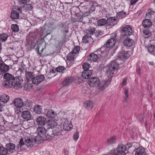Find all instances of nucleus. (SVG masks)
<instances>
[{
	"label": "nucleus",
	"instance_id": "61",
	"mask_svg": "<svg viewBox=\"0 0 155 155\" xmlns=\"http://www.w3.org/2000/svg\"><path fill=\"white\" fill-rule=\"evenodd\" d=\"M139 0H131V5H134L135 4V3L138 1Z\"/></svg>",
	"mask_w": 155,
	"mask_h": 155
},
{
	"label": "nucleus",
	"instance_id": "13",
	"mask_svg": "<svg viewBox=\"0 0 155 155\" xmlns=\"http://www.w3.org/2000/svg\"><path fill=\"white\" fill-rule=\"evenodd\" d=\"M107 26H114L117 23V20L116 17H110L107 20Z\"/></svg>",
	"mask_w": 155,
	"mask_h": 155
},
{
	"label": "nucleus",
	"instance_id": "31",
	"mask_svg": "<svg viewBox=\"0 0 155 155\" xmlns=\"http://www.w3.org/2000/svg\"><path fill=\"white\" fill-rule=\"evenodd\" d=\"M96 31V29L94 27L90 26L88 28L86 31V33L87 34L89 35H93L95 34Z\"/></svg>",
	"mask_w": 155,
	"mask_h": 155
},
{
	"label": "nucleus",
	"instance_id": "29",
	"mask_svg": "<svg viewBox=\"0 0 155 155\" xmlns=\"http://www.w3.org/2000/svg\"><path fill=\"white\" fill-rule=\"evenodd\" d=\"M84 106L87 110H90L93 107V102L91 101H87L84 103Z\"/></svg>",
	"mask_w": 155,
	"mask_h": 155
},
{
	"label": "nucleus",
	"instance_id": "62",
	"mask_svg": "<svg viewBox=\"0 0 155 155\" xmlns=\"http://www.w3.org/2000/svg\"><path fill=\"white\" fill-rule=\"evenodd\" d=\"M17 11L18 12H20L21 13L22 11H23L22 7V8L21 7H19L17 9Z\"/></svg>",
	"mask_w": 155,
	"mask_h": 155
},
{
	"label": "nucleus",
	"instance_id": "22",
	"mask_svg": "<svg viewBox=\"0 0 155 155\" xmlns=\"http://www.w3.org/2000/svg\"><path fill=\"white\" fill-rule=\"evenodd\" d=\"M73 79L74 78L72 77L68 76L66 77L62 83V85L63 86H65L71 84L73 82Z\"/></svg>",
	"mask_w": 155,
	"mask_h": 155
},
{
	"label": "nucleus",
	"instance_id": "37",
	"mask_svg": "<svg viewBox=\"0 0 155 155\" xmlns=\"http://www.w3.org/2000/svg\"><path fill=\"white\" fill-rule=\"evenodd\" d=\"M33 7L30 4H26L22 7V10L25 12L30 11L32 10Z\"/></svg>",
	"mask_w": 155,
	"mask_h": 155
},
{
	"label": "nucleus",
	"instance_id": "3",
	"mask_svg": "<svg viewBox=\"0 0 155 155\" xmlns=\"http://www.w3.org/2000/svg\"><path fill=\"white\" fill-rule=\"evenodd\" d=\"M127 148L125 145L120 144L118 145L116 149L110 151L113 155H125Z\"/></svg>",
	"mask_w": 155,
	"mask_h": 155
},
{
	"label": "nucleus",
	"instance_id": "40",
	"mask_svg": "<svg viewBox=\"0 0 155 155\" xmlns=\"http://www.w3.org/2000/svg\"><path fill=\"white\" fill-rule=\"evenodd\" d=\"M42 108L41 106L39 105H36L34 108V111L38 114H40L42 111Z\"/></svg>",
	"mask_w": 155,
	"mask_h": 155
},
{
	"label": "nucleus",
	"instance_id": "53",
	"mask_svg": "<svg viewBox=\"0 0 155 155\" xmlns=\"http://www.w3.org/2000/svg\"><path fill=\"white\" fill-rule=\"evenodd\" d=\"M79 137V132L76 131L74 134L73 137V139L75 140H77Z\"/></svg>",
	"mask_w": 155,
	"mask_h": 155
},
{
	"label": "nucleus",
	"instance_id": "47",
	"mask_svg": "<svg viewBox=\"0 0 155 155\" xmlns=\"http://www.w3.org/2000/svg\"><path fill=\"white\" fill-rule=\"evenodd\" d=\"M11 29L14 32H17L19 31L18 26L17 24H12L11 26Z\"/></svg>",
	"mask_w": 155,
	"mask_h": 155
},
{
	"label": "nucleus",
	"instance_id": "33",
	"mask_svg": "<svg viewBox=\"0 0 155 155\" xmlns=\"http://www.w3.org/2000/svg\"><path fill=\"white\" fill-rule=\"evenodd\" d=\"M9 69V66L5 64L2 63L0 64V70L2 72H5L8 71Z\"/></svg>",
	"mask_w": 155,
	"mask_h": 155
},
{
	"label": "nucleus",
	"instance_id": "57",
	"mask_svg": "<svg viewBox=\"0 0 155 155\" xmlns=\"http://www.w3.org/2000/svg\"><path fill=\"white\" fill-rule=\"evenodd\" d=\"M89 10H87L86 11H83V12H82V13H83V15L85 16H88L90 15V13L89 12Z\"/></svg>",
	"mask_w": 155,
	"mask_h": 155
},
{
	"label": "nucleus",
	"instance_id": "59",
	"mask_svg": "<svg viewBox=\"0 0 155 155\" xmlns=\"http://www.w3.org/2000/svg\"><path fill=\"white\" fill-rule=\"evenodd\" d=\"M26 105L29 107H31L32 106V103L30 101H28L27 102Z\"/></svg>",
	"mask_w": 155,
	"mask_h": 155
},
{
	"label": "nucleus",
	"instance_id": "18",
	"mask_svg": "<svg viewBox=\"0 0 155 155\" xmlns=\"http://www.w3.org/2000/svg\"><path fill=\"white\" fill-rule=\"evenodd\" d=\"M92 73V71L91 70L84 71L82 73V76L84 79H88L91 76Z\"/></svg>",
	"mask_w": 155,
	"mask_h": 155
},
{
	"label": "nucleus",
	"instance_id": "23",
	"mask_svg": "<svg viewBox=\"0 0 155 155\" xmlns=\"http://www.w3.org/2000/svg\"><path fill=\"white\" fill-rule=\"evenodd\" d=\"M57 123L54 120H49L46 123V125L48 127V129H52V128H54V127L56 126Z\"/></svg>",
	"mask_w": 155,
	"mask_h": 155
},
{
	"label": "nucleus",
	"instance_id": "2",
	"mask_svg": "<svg viewBox=\"0 0 155 155\" xmlns=\"http://www.w3.org/2000/svg\"><path fill=\"white\" fill-rule=\"evenodd\" d=\"M4 78L5 79L3 82V85L5 88H10L12 87V81L15 78L9 73H5Z\"/></svg>",
	"mask_w": 155,
	"mask_h": 155
},
{
	"label": "nucleus",
	"instance_id": "38",
	"mask_svg": "<svg viewBox=\"0 0 155 155\" xmlns=\"http://www.w3.org/2000/svg\"><path fill=\"white\" fill-rule=\"evenodd\" d=\"M10 154L6 148L0 146V155H7Z\"/></svg>",
	"mask_w": 155,
	"mask_h": 155
},
{
	"label": "nucleus",
	"instance_id": "45",
	"mask_svg": "<svg viewBox=\"0 0 155 155\" xmlns=\"http://www.w3.org/2000/svg\"><path fill=\"white\" fill-rule=\"evenodd\" d=\"M8 37V35L3 33L0 35V41L2 42L5 41L7 39Z\"/></svg>",
	"mask_w": 155,
	"mask_h": 155
},
{
	"label": "nucleus",
	"instance_id": "49",
	"mask_svg": "<svg viewBox=\"0 0 155 155\" xmlns=\"http://www.w3.org/2000/svg\"><path fill=\"white\" fill-rule=\"evenodd\" d=\"M65 69V68L64 66H59L55 69V71L58 72H63Z\"/></svg>",
	"mask_w": 155,
	"mask_h": 155
},
{
	"label": "nucleus",
	"instance_id": "8",
	"mask_svg": "<svg viewBox=\"0 0 155 155\" xmlns=\"http://www.w3.org/2000/svg\"><path fill=\"white\" fill-rule=\"evenodd\" d=\"M37 133L38 135L47 140V135L48 134L47 130L43 127L39 126L37 129Z\"/></svg>",
	"mask_w": 155,
	"mask_h": 155
},
{
	"label": "nucleus",
	"instance_id": "20",
	"mask_svg": "<svg viewBox=\"0 0 155 155\" xmlns=\"http://www.w3.org/2000/svg\"><path fill=\"white\" fill-rule=\"evenodd\" d=\"M135 155H145V149L142 147H139L135 150Z\"/></svg>",
	"mask_w": 155,
	"mask_h": 155
},
{
	"label": "nucleus",
	"instance_id": "39",
	"mask_svg": "<svg viewBox=\"0 0 155 155\" xmlns=\"http://www.w3.org/2000/svg\"><path fill=\"white\" fill-rule=\"evenodd\" d=\"M19 17V13L15 11L12 12L11 14V17L13 19H17Z\"/></svg>",
	"mask_w": 155,
	"mask_h": 155
},
{
	"label": "nucleus",
	"instance_id": "42",
	"mask_svg": "<svg viewBox=\"0 0 155 155\" xmlns=\"http://www.w3.org/2000/svg\"><path fill=\"white\" fill-rule=\"evenodd\" d=\"M33 140L34 142L38 143V142H41L42 140L45 139L40 135H38L35 137Z\"/></svg>",
	"mask_w": 155,
	"mask_h": 155
},
{
	"label": "nucleus",
	"instance_id": "28",
	"mask_svg": "<svg viewBox=\"0 0 155 155\" xmlns=\"http://www.w3.org/2000/svg\"><path fill=\"white\" fill-rule=\"evenodd\" d=\"M9 96L6 94L2 95L0 96V101L4 104L6 103L9 100Z\"/></svg>",
	"mask_w": 155,
	"mask_h": 155
},
{
	"label": "nucleus",
	"instance_id": "9",
	"mask_svg": "<svg viewBox=\"0 0 155 155\" xmlns=\"http://www.w3.org/2000/svg\"><path fill=\"white\" fill-rule=\"evenodd\" d=\"M88 83L89 85L93 87L98 86L100 83L99 80L95 77L90 78L88 81Z\"/></svg>",
	"mask_w": 155,
	"mask_h": 155
},
{
	"label": "nucleus",
	"instance_id": "7",
	"mask_svg": "<svg viewBox=\"0 0 155 155\" xmlns=\"http://www.w3.org/2000/svg\"><path fill=\"white\" fill-rule=\"evenodd\" d=\"M22 81L21 78L19 77L15 78L12 81L13 84L12 87H13L16 89L21 88L22 86L21 84Z\"/></svg>",
	"mask_w": 155,
	"mask_h": 155
},
{
	"label": "nucleus",
	"instance_id": "10",
	"mask_svg": "<svg viewBox=\"0 0 155 155\" xmlns=\"http://www.w3.org/2000/svg\"><path fill=\"white\" fill-rule=\"evenodd\" d=\"M45 77L43 75H39L34 77L32 79V83L36 84H38L45 80Z\"/></svg>",
	"mask_w": 155,
	"mask_h": 155
},
{
	"label": "nucleus",
	"instance_id": "32",
	"mask_svg": "<svg viewBox=\"0 0 155 155\" xmlns=\"http://www.w3.org/2000/svg\"><path fill=\"white\" fill-rule=\"evenodd\" d=\"M93 39L91 35L88 34L85 35L82 39L83 42L85 43H89Z\"/></svg>",
	"mask_w": 155,
	"mask_h": 155
},
{
	"label": "nucleus",
	"instance_id": "46",
	"mask_svg": "<svg viewBox=\"0 0 155 155\" xmlns=\"http://www.w3.org/2000/svg\"><path fill=\"white\" fill-rule=\"evenodd\" d=\"M126 13L123 11L118 12L117 13V16L119 18H122L125 17Z\"/></svg>",
	"mask_w": 155,
	"mask_h": 155
},
{
	"label": "nucleus",
	"instance_id": "4",
	"mask_svg": "<svg viewBox=\"0 0 155 155\" xmlns=\"http://www.w3.org/2000/svg\"><path fill=\"white\" fill-rule=\"evenodd\" d=\"M121 37L124 39L132 35L133 31L129 25H126L123 27L121 29Z\"/></svg>",
	"mask_w": 155,
	"mask_h": 155
},
{
	"label": "nucleus",
	"instance_id": "21",
	"mask_svg": "<svg viewBox=\"0 0 155 155\" xmlns=\"http://www.w3.org/2000/svg\"><path fill=\"white\" fill-rule=\"evenodd\" d=\"M98 56H99V55H97L94 53H92L90 54L88 56L87 59L91 62H96L98 59Z\"/></svg>",
	"mask_w": 155,
	"mask_h": 155
},
{
	"label": "nucleus",
	"instance_id": "63",
	"mask_svg": "<svg viewBox=\"0 0 155 155\" xmlns=\"http://www.w3.org/2000/svg\"><path fill=\"white\" fill-rule=\"evenodd\" d=\"M55 71H55V69H54L53 68H52L50 71V73H52V74H54L55 73Z\"/></svg>",
	"mask_w": 155,
	"mask_h": 155
},
{
	"label": "nucleus",
	"instance_id": "55",
	"mask_svg": "<svg viewBox=\"0 0 155 155\" xmlns=\"http://www.w3.org/2000/svg\"><path fill=\"white\" fill-rule=\"evenodd\" d=\"M30 0H19V2L21 4H26L28 3Z\"/></svg>",
	"mask_w": 155,
	"mask_h": 155
},
{
	"label": "nucleus",
	"instance_id": "60",
	"mask_svg": "<svg viewBox=\"0 0 155 155\" xmlns=\"http://www.w3.org/2000/svg\"><path fill=\"white\" fill-rule=\"evenodd\" d=\"M127 78H124L123 80V82H122V86H124V85H125L126 84V82H127Z\"/></svg>",
	"mask_w": 155,
	"mask_h": 155
},
{
	"label": "nucleus",
	"instance_id": "24",
	"mask_svg": "<svg viewBox=\"0 0 155 155\" xmlns=\"http://www.w3.org/2000/svg\"><path fill=\"white\" fill-rule=\"evenodd\" d=\"M46 119L43 117L40 116L36 120L37 124L38 125H44L46 122Z\"/></svg>",
	"mask_w": 155,
	"mask_h": 155
},
{
	"label": "nucleus",
	"instance_id": "30",
	"mask_svg": "<svg viewBox=\"0 0 155 155\" xmlns=\"http://www.w3.org/2000/svg\"><path fill=\"white\" fill-rule=\"evenodd\" d=\"M143 33L146 38H148L151 35V33L149 29H143Z\"/></svg>",
	"mask_w": 155,
	"mask_h": 155
},
{
	"label": "nucleus",
	"instance_id": "19",
	"mask_svg": "<svg viewBox=\"0 0 155 155\" xmlns=\"http://www.w3.org/2000/svg\"><path fill=\"white\" fill-rule=\"evenodd\" d=\"M25 142V145L28 147H31L34 146V142L33 140L32 141L28 137L24 138Z\"/></svg>",
	"mask_w": 155,
	"mask_h": 155
},
{
	"label": "nucleus",
	"instance_id": "16",
	"mask_svg": "<svg viewBox=\"0 0 155 155\" xmlns=\"http://www.w3.org/2000/svg\"><path fill=\"white\" fill-rule=\"evenodd\" d=\"M5 147L7 149L8 151V153H10V154L11 153H13L15 147V145L11 143L6 144L5 145Z\"/></svg>",
	"mask_w": 155,
	"mask_h": 155
},
{
	"label": "nucleus",
	"instance_id": "58",
	"mask_svg": "<svg viewBox=\"0 0 155 155\" xmlns=\"http://www.w3.org/2000/svg\"><path fill=\"white\" fill-rule=\"evenodd\" d=\"M81 11L82 12H83V11H86L87 10V8L86 6H82L81 7Z\"/></svg>",
	"mask_w": 155,
	"mask_h": 155
},
{
	"label": "nucleus",
	"instance_id": "48",
	"mask_svg": "<svg viewBox=\"0 0 155 155\" xmlns=\"http://www.w3.org/2000/svg\"><path fill=\"white\" fill-rule=\"evenodd\" d=\"M90 65L88 63L85 62L82 64V67L84 71L89 70Z\"/></svg>",
	"mask_w": 155,
	"mask_h": 155
},
{
	"label": "nucleus",
	"instance_id": "17",
	"mask_svg": "<svg viewBox=\"0 0 155 155\" xmlns=\"http://www.w3.org/2000/svg\"><path fill=\"white\" fill-rule=\"evenodd\" d=\"M115 39L112 38L108 40L106 44V46L107 48H111L113 47L116 43Z\"/></svg>",
	"mask_w": 155,
	"mask_h": 155
},
{
	"label": "nucleus",
	"instance_id": "54",
	"mask_svg": "<svg viewBox=\"0 0 155 155\" xmlns=\"http://www.w3.org/2000/svg\"><path fill=\"white\" fill-rule=\"evenodd\" d=\"M25 145V142L24 141V138H21V139L19 142V145L21 147L23 145Z\"/></svg>",
	"mask_w": 155,
	"mask_h": 155
},
{
	"label": "nucleus",
	"instance_id": "50",
	"mask_svg": "<svg viewBox=\"0 0 155 155\" xmlns=\"http://www.w3.org/2000/svg\"><path fill=\"white\" fill-rule=\"evenodd\" d=\"M80 49V47L78 46H76L73 49V51H72L71 52H72L73 54H74L75 55L76 54H77L78 53V51H79Z\"/></svg>",
	"mask_w": 155,
	"mask_h": 155
},
{
	"label": "nucleus",
	"instance_id": "36",
	"mask_svg": "<svg viewBox=\"0 0 155 155\" xmlns=\"http://www.w3.org/2000/svg\"><path fill=\"white\" fill-rule=\"evenodd\" d=\"M107 20L105 18L99 19L97 21V25L99 26H104L105 25L107 26Z\"/></svg>",
	"mask_w": 155,
	"mask_h": 155
},
{
	"label": "nucleus",
	"instance_id": "64",
	"mask_svg": "<svg viewBox=\"0 0 155 155\" xmlns=\"http://www.w3.org/2000/svg\"><path fill=\"white\" fill-rule=\"evenodd\" d=\"M54 25V22L51 21V22H49V25H50L51 26H53V25Z\"/></svg>",
	"mask_w": 155,
	"mask_h": 155
},
{
	"label": "nucleus",
	"instance_id": "6",
	"mask_svg": "<svg viewBox=\"0 0 155 155\" xmlns=\"http://www.w3.org/2000/svg\"><path fill=\"white\" fill-rule=\"evenodd\" d=\"M119 59H117L116 61H112L111 62L110 64L108 65V68L107 70V73L110 75H112L114 74V71L117 70L119 66V63H118Z\"/></svg>",
	"mask_w": 155,
	"mask_h": 155
},
{
	"label": "nucleus",
	"instance_id": "41",
	"mask_svg": "<svg viewBox=\"0 0 155 155\" xmlns=\"http://www.w3.org/2000/svg\"><path fill=\"white\" fill-rule=\"evenodd\" d=\"M107 142L108 145H110L116 143V137H115L113 136L108 138L107 140Z\"/></svg>",
	"mask_w": 155,
	"mask_h": 155
},
{
	"label": "nucleus",
	"instance_id": "51",
	"mask_svg": "<svg viewBox=\"0 0 155 155\" xmlns=\"http://www.w3.org/2000/svg\"><path fill=\"white\" fill-rule=\"evenodd\" d=\"M128 88H125L124 89V93L125 94V100L126 101H127V99L128 98L129 95L128 94Z\"/></svg>",
	"mask_w": 155,
	"mask_h": 155
},
{
	"label": "nucleus",
	"instance_id": "35",
	"mask_svg": "<svg viewBox=\"0 0 155 155\" xmlns=\"http://www.w3.org/2000/svg\"><path fill=\"white\" fill-rule=\"evenodd\" d=\"M110 83V81L108 80L107 81H103L101 82V85L100 87V89L101 90H104L106 88L108 87Z\"/></svg>",
	"mask_w": 155,
	"mask_h": 155
},
{
	"label": "nucleus",
	"instance_id": "27",
	"mask_svg": "<svg viewBox=\"0 0 155 155\" xmlns=\"http://www.w3.org/2000/svg\"><path fill=\"white\" fill-rule=\"evenodd\" d=\"M44 113L47 116L51 118L54 117L55 115L54 112L51 109H45Z\"/></svg>",
	"mask_w": 155,
	"mask_h": 155
},
{
	"label": "nucleus",
	"instance_id": "12",
	"mask_svg": "<svg viewBox=\"0 0 155 155\" xmlns=\"http://www.w3.org/2000/svg\"><path fill=\"white\" fill-rule=\"evenodd\" d=\"M21 117L25 120H28L31 119L32 115L31 112L28 110H25L21 113Z\"/></svg>",
	"mask_w": 155,
	"mask_h": 155
},
{
	"label": "nucleus",
	"instance_id": "5",
	"mask_svg": "<svg viewBox=\"0 0 155 155\" xmlns=\"http://www.w3.org/2000/svg\"><path fill=\"white\" fill-rule=\"evenodd\" d=\"M58 26V30L60 31L63 35V37L64 38L63 41H65L67 38H66V34L69 32L68 27L65 23L63 22L60 23Z\"/></svg>",
	"mask_w": 155,
	"mask_h": 155
},
{
	"label": "nucleus",
	"instance_id": "56",
	"mask_svg": "<svg viewBox=\"0 0 155 155\" xmlns=\"http://www.w3.org/2000/svg\"><path fill=\"white\" fill-rule=\"evenodd\" d=\"M153 12L150 9L148 10L147 13H146V16L150 17L151 15H153Z\"/></svg>",
	"mask_w": 155,
	"mask_h": 155
},
{
	"label": "nucleus",
	"instance_id": "43",
	"mask_svg": "<svg viewBox=\"0 0 155 155\" xmlns=\"http://www.w3.org/2000/svg\"><path fill=\"white\" fill-rule=\"evenodd\" d=\"M148 50L149 52L153 54H155V46L151 45L148 48Z\"/></svg>",
	"mask_w": 155,
	"mask_h": 155
},
{
	"label": "nucleus",
	"instance_id": "34",
	"mask_svg": "<svg viewBox=\"0 0 155 155\" xmlns=\"http://www.w3.org/2000/svg\"><path fill=\"white\" fill-rule=\"evenodd\" d=\"M134 41L130 38H127L124 41V44L126 46L131 47L134 44Z\"/></svg>",
	"mask_w": 155,
	"mask_h": 155
},
{
	"label": "nucleus",
	"instance_id": "15",
	"mask_svg": "<svg viewBox=\"0 0 155 155\" xmlns=\"http://www.w3.org/2000/svg\"><path fill=\"white\" fill-rule=\"evenodd\" d=\"M152 25V23L149 19H146L142 22V25L143 27V29H149Z\"/></svg>",
	"mask_w": 155,
	"mask_h": 155
},
{
	"label": "nucleus",
	"instance_id": "14",
	"mask_svg": "<svg viewBox=\"0 0 155 155\" xmlns=\"http://www.w3.org/2000/svg\"><path fill=\"white\" fill-rule=\"evenodd\" d=\"M130 55L127 51H121L118 53L117 57L118 59L120 58L122 60L123 59L127 58Z\"/></svg>",
	"mask_w": 155,
	"mask_h": 155
},
{
	"label": "nucleus",
	"instance_id": "44",
	"mask_svg": "<svg viewBox=\"0 0 155 155\" xmlns=\"http://www.w3.org/2000/svg\"><path fill=\"white\" fill-rule=\"evenodd\" d=\"M75 55L72 52H71L67 56V59L71 61H74V59Z\"/></svg>",
	"mask_w": 155,
	"mask_h": 155
},
{
	"label": "nucleus",
	"instance_id": "1",
	"mask_svg": "<svg viewBox=\"0 0 155 155\" xmlns=\"http://www.w3.org/2000/svg\"><path fill=\"white\" fill-rule=\"evenodd\" d=\"M61 127H55L54 130L53 129H47L48 134L47 135V140H55L58 139L61 134Z\"/></svg>",
	"mask_w": 155,
	"mask_h": 155
},
{
	"label": "nucleus",
	"instance_id": "52",
	"mask_svg": "<svg viewBox=\"0 0 155 155\" xmlns=\"http://www.w3.org/2000/svg\"><path fill=\"white\" fill-rule=\"evenodd\" d=\"M103 48H102L101 49V50H98L97 51V52H99V53H101V54H100L99 53L98 54V55H99V56H98V57H103L104 56V53H105V52L104 51H101V49H102Z\"/></svg>",
	"mask_w": 155,
	"mask_h": 155
},
{
	"label": "nucleus",
	"instance_id": "25",
	"mask_svg": "<svg viewBox=\"0 0 155 155\" xmlns=\"http://www.w3.org/2000/svg\"><path fill=\"white\" fill-rule=\"evenodd\" d=\"M14 103L15 105L18 107H21L23 105L22 99L21 98H18L16 99Z\"/></svg>",
	"mask_w": 155,
	"mask_h": 155
},
{
	"label": "nucleus",
	"instance_id": "26",
	"mask_svg": "<svg viewBox=\"0 0 155 155\" xmlns=\"http://www.w3.org/2000/svg\"><path fill=\"white\" fill-rule=\"evenodd\" d=\"M35 76L34 72L25 71V76L27 81H32Z\"/></svg>",
	"mask_w": 155,
	"mask_h": 155
},
{
	"label": "nucleus",
	"instance_id": "11",
	"mask_svg": "<svg viewBox=\"0 0 155 155\" xmlns=\"http://www.w3.org/2000/svg\"><path fill=\"white\" fill-rule=\"evenodd\" d=\"M64 121L63 124L64 130L68 131L70 130L73 127L72 124L67 119H64Z\"/></svg>",
	"mask_w": 155,
	"mask_h": 155
}]
</instances>
